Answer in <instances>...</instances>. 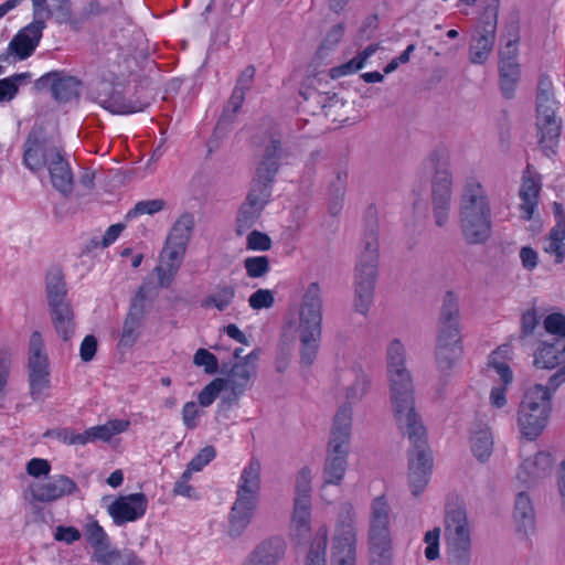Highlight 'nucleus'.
<instances>
[{"label":"nucleus","mask_w":565,"mask_h":565,"mask_svg":"<svg viewBox=\"0 0 565 565\" xmlns=\"http://www.w3.org/2000/svg\"><path fill=\"white\" fill-rule=\"evenodd\" d=\"M459 224L469 244H482L491 236L492 218L490 198L482 182L468 178L459 199Z\"/></svg>","instance_id":"nucleus-1"},{"label":"nucleus","mask_w":565,"mask_h":565,"mask_svg":"<svg viewBox=\"0 0 565 565\" xmlns=\"http://www.w3.org/2000/svg\"><path fill=\"white\" fill-rule=\"evenodd\" d=\"M296 332L300 343V364L310 367L318 356L322 337V294L320 285L316 281L303 289L298 307Z\"/></svg>","instance_id":"nucleus-2"},{"label":"nucleus","mask_w":565,"mask_h":565,"mask_svg":"<svg viewBox=\"0 0 565 565\" xmlns=\"http://www.w3.org/2000/svg\"><path fill=\"white\" fill-rule=\"evenodd\" d=\"M262 465L252 457L241 472L236 499L228 514V534L238 537L249 525L257 508L262 488Z\"/></svg>","instance_id":"nucleus-3"},{"label":"nucleus","mask_w":565,"mask_h":565,"mask_svg":"<svg viewBox=\"0 0 565 565\" xmlns=\"http://www.w3.org/2000/svg\"><path fill=\"white\" fill-rule=\"evenodd\" d=\"M435 168L431 181L433 216L438 227L450 222L452 200V174L449 169V153L445 147L436 148L427 159Z\"/></svg>","instance_id":"nucleus-4"},{"label":"nucleus","mask_w":565,"mask_h":565,"mask_svg":"<svg viewBox=\"0 0 565 565\" xmlns=\"http://www.w3.org/2000/svg\"><path fill=\"white\" fill-rule=\"evenodd\" d=\"M403 435L411 443L408 483L413 495L418 497L427 487L433 471V455L427 443L426 426H406Z\"/></svg>","instance_id":"nucleus-5"},{"label":"nucleus","mask_w":565,"mask_h":565,"mask_svg":"<svg viewBox=\"0 0 565 565\" xmlns=\"http://www.w3.org/2000/svg\"><path fill=\"white\" fill-rule=\"evenodd\" d=\"M28 380L33 399L49 396L51 388V366L44 339L39 331L32 332L28 344Z\"/></svg>","instance_id":"nucleus-6"},{"label":"nucleus","mask_w":565,"mask_h":565,"mask_svg":"<svg viewBox=\"0 0 565 565\" xmlns=\"http://www.w3.org/2000/svg\"><path fill=\"white\" fill-rule=\"evenodd\" d=\"M448 539L449 565H470L471 539L466 510L461 507L448 509L445 516Z\"/></svg>","instance_id":"nucleus-7"},{"label":"nucleus","mask_w":565,"mask_h":565,"mask_svg":"<svg viewBox=\"0 0 565 565\" xmlns=\"http://www.w3.org/2000/svg\"><path fill=\"white\" fill-rule=\"evenodd\" d=\"M550 86V82H540L536 106L539 142L547 156L554 153V147L561 134V121L555 115L556 102L553 98Z\"/></svg>","instance_id":"nucleus-8"},{"label":"nucleus","mask_w":565,"mask_h":565,"mask_svg":"<svg viewBox=\"0 0 565 565\" xmlns=\"http://www.w3.org/2000/svg\"><path fill=\"white\" fill-rule=\"evenodd\" d=\"M356 529L351 507H344L339 514L331 545V565H355Z\"/></svg>","instance_id":"nucleus-9"},{"label":"nucleus","mask_w":565,"mask_h":565,"mask_svg":"<svg viewBox=\"0 0 565 565\" xmlns=\"http://www.w3.org/2000/svg\"><path fill=\"white\" fill-rule=\"evenodd\" d=\"M350 435V426H335L332 429L323 467V487L342 482L348 468Z\"/></svg>","instance_id":"nucleus-10"},{"label":"nucleus","mask_w":565,"mask_h":565,"mask_svg":"<svg viewBox=\"0 0 565 565\" xmlns=\"http://www.w3.org/2000/svg\"><path fill=\"white\" fill-rule=\"evenodd\" d=\"M334 385L342 390L345 399L360 402L371 387V379L366 371L355 362L339 361L332 374Z\"/></svg>","instance_id":"nucleus-11"},{"label":"nucleus","mask_w":565,"mask_h":565,"mask_svg":"<svg viewBox=\"0 0 565 565\" xmlns=\"http://www.w3.org/2000/svg\"><path fill=\"white\" fill-rule=\"evenodd\" d=\"M552 392L542 384L530 386L519 407L520 424H542L552 411Z\"/></svg>","instance_id":"nucleus-12"},{"label":"nucleus","mask_w":565,"mask_h":565,"mask_svg":"<svg viewBox=\"0 0 565 565\" xmlns=\"http://www.w3.org/2000/svg\"><path fill=\"white\" fill-rule=\"evenodd\" d=\"M297 157L296 148L282 145L278 139H270L264 148L256 174L259 178L275 180L280 164H291Z\"/></svg>","instance_id":"nucleus-13"},{"label":"nucleus","mask_w":565,"mask_h":565,"mask_svg":"<svg viewBox=\"0 0 565 565\" xmlns=\"http://www.w3.org/2000/svg\"><path fill=\"white\" fill-rule=\"evenodd\" d=\"M126 427L127 426H92L84 433L75 434L66 427L57 426L46 430L43 436L56 438L58 441L66 445H85L96 439L108 441L113 436L125 431Z\"/></svg>","instance_id":"nucleus-14"},{"label":"nucleus","mask_w":565,"mask_h":565,"mask_svg":"<svg viewBox=\"0 0 565 565\" xmlns=\"http://www.w3.org/2000/svg\"><path fill=\"white\" fill-rule=\"evenodd\" d=\"M95 100L111 114L128 115L142 111L146 104L127 99L121 89L110 83L102 82L95 89Z\"/></svg>","instance_id":"nucleus-15"},{"label":"nucleus","mask_w":565,"mask_h":565,"mask_svg":"<svg viewBox=\"0 0 565 565\" xmlns=\"http://www.w3.org/2000/svg\"><path fill=\"white\" fill-rule=\"evenodd\" d=\"M148 508L146 494L138 492L120 495L108 507V513L117 526L141 519Z\"/></svg>","instance_id":"nucleus-16"},{"label":"nucleus","mask_w":565,"mask_h":565,"mask_svg":"<svg viewBox=\"0 0 565 565\" xmlns=\"http://www.w3.org/2000/svg\"><path fill=\"white\" fill-rule=\"evenodd\" d=\"M463 355L461 334L455 330L449 333H438L435 358L437 369L441 374L449 372L459 363Z\"/></svg>","instance_id":"nucleus-17"},{"label":"nucleus","mask_w":565,"mask_h":565,"mask_svg":"<svg viewBox=\"0 0 565 565\" xmlns=\"http://www.w3.org/2000/svg\"><path fill=\"white\" fill-rule=\"evenodd\" d=\"M78 491L74 480L64 475L53 476L45 481L30 486L33 501L49 503Z\"/></svg>","instance_id":"nucleus-18"},{"label":"nucleus","mask_w":565,"mask_h":565,"mask_svg":"<svg viewBox=\"0 0 565 565\" xmlns=\"http://www.w3.org/2000/svg\"><path fill=\"white\" fill-rule=\"evenodd\" d=\"M392 509L385 495L374 498L370 507L367 542L393 541L390 523Z\"/></svg>","instance_id":"nucleus-19"},{"label":"nucleus","mask_w":565,"mask_h":565,"mask_svg":"<svg viewBox=\"0 0 565 565\" xmlns=\"http://www.w3.org/2000/svg\"><path fill=\"white\" fill-rule=\"evenodd\" d=\"M497 31L495 14L487 17L476 29L469 45V58L473 64H483L492 52Z\"/></svg>","instance_id":"nucleus-20"},{"label":"nucleus","mask_w":565,"mask_h":565,"mask_svg":"<svg viewBox=\"0 0 565 565\" xmlns=\"http://www.w3.org/2000/svg\"><path fill=\"white\" fill-rule=\"evenodd\" d=\"M376 279L377 271L372 270V267L367 269L355 268L353 309L364 317L367 316L374 302Z\"/></svg>","instance_id":"nucleus-21"},{"label":"nucleus","mask_w":565,"mask_h":565,"mask_svg":"<svg viewBox=\"0 0 565 565\" xmlns=\"http://www.w3.org/2000/svg\"><path fill=\"white\" fill-rule=\"evenodd\" d=\"M259 353L258 349L249 352L232 366L227 377L224 379L226 388L235 398L247 390L249 381L256 374Z\"/></svg>","instance_id":"nucleus-22"},{"label":"nucleus","mask_w":565,"mask_h":565,"mask_svg":"<svg viewBox=\"0 0 565 565\" xmlns=\"http://www.w3.org/2000/svg\"><path fill=\"white\" fill-rule=\"evenodd\" d=\"M554 459L550 452L539 451L533 458H527L520 465L518 480L532 487L548 477L552 472Z\"/></svg>","instance_id":"nucleus-23"},{"label":"nucleus","mask_w":565,"mask_h":565,"mask_svg":"<svg viewBox=\"0 0 565 565\" xmlns=\"http://www.w3.org/2000/svg\"><path fill=\"white\" fill-rule=\"evenodd\" d=\"M45 26L46 24L31 22L22 28L10 41L8 52L20 61L31 56L42 39Z\"/></svg>","instance_id":"nucleus-24"},{"label":"nucleus","mask_w":565,"mask_h":565,"mask_svg":"<svg viewBox=\"0 0 565 565\" xmlns=\"http://www.w3.org/2000/svg\"><path fill=\"white\" fill-rule=\"evenodd\" d=\"M565 362V340H539L533 351V364L537 369L553 370Z\"/></svg>","instance_id":"nucleus-25"},{"label":"nucleus","mask_w":565,"mask_h":565,"mask_svg":"<svg viewBox=\"0 0 565 565\" xmlns=\"http://www.w3.org/2000/svg\"><path fill=\"white\" fill-rule=\"evenodd\" d=\"M185 252L186 247L166 242L160 254V264L156 267L159 285L161 287L167 288L172 284L182 264Z\"/></svg>","instance_id":"nucleus-26"},{"label":"nucleus","mask_w":565,"mask_h":565,"mask_svg":"<svg viewBox=\"0 0 565 565\" xmlns=\"http://www.w3.org/2000/svg\"><path fill=\"white\" fill-rule=\"evenodd\" d=\"M46 169L53 188L62 195L68 196L73 191V172L61 150L51 154V161Z\"/></svg>","instance_id":"nucleus-27"},{"label":"nucleus","mask_w":565,"mask_h":565,"mask_svg":"<svg viewBox=\"0 0 565 565\" xmlns=\"http://www.w3.org/2000/svg\"><path fill=\"white\" fill-rule=\"evenodd\" d=\"M39 83L50 86L53 97L62 103L76 98L79 94V82L72 76H62L57 73L43 75Z\"/></svg>","instance_id":"nucleus-28"},{"label":"nucleus","mask_w":565,"mask_h":565,"mask_svg":"<svg viewBox=\"0 0 565 565\" xmlns=\"http://www.w3.org/2000/svg\"><path fill=\"white\" fill-rule=\"evenodd\" d=\"M58 150L56 147L47 146L45 142L29 136L25 141L23 162L31 171L39 172L47 167L51 154Z\"/></svg>","instance_id":"nucleus-29"},{"label":"nucleus","mask_w":565,"mask_h":565,"mask_svg":"<svg viewBox=\"0 0 565 565\" xmlns=\"http://www.w3.org/2000/svg\"><path fill=\"white\" fill-rule=\"evenodd\" d=\"M540 191L541 180L527 171L523 175L522 184L519 191V196L521 199V217L524 221H530L533 217L539 204Z\"/></svg>","instance_id":"nucleus-30"},{"label":"nucleus","mask_w":565,"mask_h":565,"mask_svg":"<svg viewBox=\"0 0 565 565\" xmlns=\"http://www.w3.org/2000/svg\"><path fill=\"white\" fill-rule=\"evenodd\" d=\"M284 553V541L274 537L260 543L249 555L244 565H276Z\"/></svg>","instance_id":"nucleus-31"},{"label":"nucleus","mask_w":565,"mask_h":565,"mask_svg":"<svg viewBox=\"0 0 565 565\" xmlns=\"http://www.w3.org/2000/svg\"><path fill=\"white\" fill-rule=\"evenodd\" d=\"M512 348L503 344L494 350L488 359V366L495 372L502 385L510 386L513 382V371L510 367L512 360Z\"/></svg>","instance_id":"nucleus-32"},{"label":"nucleus","mask_w":565,"mask_h":565,"mask_svg":"<svg viewBox=\"0 0 565 565\" xmlns=\"http://www.w3.org/2000/svg\"><path fill=\"white\" fill-rule=\"evenodd\" d=\"M454 330L460 333L459 305L456 295L449 291L445 295L443 300L438 333H449V331Z\"/></svg>","instance_id":"nucleus-33"},{"label":"nucleus","mask_w":565,"mask_h":565,"mask_svg":"<svg viewBox=\"0 0 565 565\" xmlns=\"http://www.w3.org/2000/svg\"><path fill=\"white\" fill-rule=\"evenodd\" d=\"M391 409L401 424H420L422 417L415 406V395L390 397Z\"/></svg>","instance_id":"nucleus-34"},{"label":"nucleus","mask_w":565,"mask_h":565,"mask_svg":"<svg viewBox=\"0 0 565 565\" xmlns=\"http://www.w3.org/2000/svg\"><path fill=\"white\" fill-rule=\"evenodd\" d=\"M379 237L375 230L366 232L361 242V253L355 268L367 269L372 267V270L379 269Z\"/></svg>","instance_id":"nucleus-35"},{"label":"nucleus","mask_w":565,"mask_h":565,"mask_svg":"<svg viewBox=\"0 0 565 565\" xmlns=\"http://www.w3.org/2000/svg\"><path fill=\"white\" fill-rule=\"evenodd\" d=\"M390 397L409 396L415 394L413 376L408 369L386 372Z\"/></svg>","instance_id":"nucleus-36"},{"label":"nucleus","mask_w":565,"mask_h":565,"mask_svg":"<svg viewBox=\"0 0 565 565\" xmlns=\"http://www.w3.org/2000/svg\"><path fill=\"white\" fill-rule=\"evenodd\" d=\"M194 216L191 213H183L172 225L166 242L188 247L194 228Z\"/></svg>","instance_id":"nucleus-37"},{"label":"nucleus","mask_w":565,"mask_h":565,"mask_svg":"<svg viewBox=\"0 0 565 565\" xmlns=\"http://www.w3.org/2000/svg\"><path fill=\"white\" fill-rule=\"evenodd\" d=\"M311 501L308 499H295L291 525L295 535L305 537L310 532Z\"/></svg>","instance_id":"nucleus-38"},{"label":"nucleus","mask_w":565,"mask_h":565,"mask_svg":"<svg viewBox=\"0 0 565 565\" xmlns=\"http://www.w3.org/2000/svg\"><path fill=\"white\" fill-rule=\"evenodd\" d=\"M52 319L57 333L63 340H68L75 329L73 311L68 303L51 308Z\"/></svg>","instance_id":"nucleus-39"},{"label":"nucleus","mask_w":565,"mask_h":565,"mask_svg":"<svg viewBox=\"0 0 565 565\" xmlns=\"http://www.w3.org/2000/svg\"><path fill=\"white\" fill-rule=\"evenodd\" d=\"M379 50L377 44H371L349 62L330 70L332 78L353 74L364 67L366 61Z\"/></svg>","instance_id":"nucleus-40"},{"label":"nucleus","mask_w":565,"mask_h":565,"mask_svg":"<svg viewBox=\"0 0 565 565\" xmlns=\"http://www.w3.org/2000/svg\"><path fill=\"white\" fill-rule=\"evenodd\" d=\"M46 291L51 308L67 303L65 301V282L60 269H54L49 273L46 277Z\"/></svg>","instance_id":"nucleus-41"},{"label":"nucleus","mask_w":565,"mask_h":565,"mask_svg":"<svg viewBox=\"0 0 565 565\" xmlns=\"http://www.w3.org/2000/svg\"><path fill=\"white\" fill-rule=\"evenodd\" d=\"M493 449L492 433L488 427L479 428L471 437V450L475 457L484 462L489 459Z\"/></svg>","instance_id":"nucleus-42"},{"label":"nucleus","mask_w":565,"mask_h":565,"mask_svg":"<svg viewBox=\"0 0 565 565\" xmlns=\"http://www.w3.org/2000/svg\"><path fill=\"white\" fill-rule=\"evenodd\" d=\"M520 77V67L516 61L507 58L500 61V82L501 89L505 97H511L514 93Z\"/></svg>","instance_id":"nucleus-43"},{"label":"nucleus","mask_w":565,"mask_h":565,"mask_svg":"<svg viewBox=\"0 0 565 565\" xmlns=\"http://www.w3.org/2000/svg\"><path fill=\"white\" fill-rule=\"evenodd\" d=\"M262 212L260 205L245 200L237 213L236 233L243 235L248 232L255 225Z\"/></svg>","instance_id":"nucleus-44"},{"label":"nucleus","mask_w":565,"mask_h":565,"mask_svg":"<svg viewBox=\"0 0 565 565\" xmlns=\"http://www.w3.org/2000/svg\"><path fill=\"white\" fill-rule=\"evenodd\" d=\"M514 519L524 530L532 527L535 519V511L532 500L524 491L518 493L514 505Z\"/></svg>","instance_id":"nucleus-45"},{"label":"nucleus","mask_w":565,"mask_h":565,"mask_svg":"<svg viewBox=\"0 0 565 565\" xmlns=\"http://www.w3.org/2000/svg\"><path fill=\"white\" fill-rule=\"evenodd\" d=\"M235 297V288L231 285L217 286L202 302L204 308H216L224 311L230 307Z\"/></svg>","instance_id":"nucleus-46"},{"label":"nucleus","mask_w":565,"mask_h":565,"mask_svg":"<svg viewBox=\"0 0 565 565\" xmlns=\"http://www.w3.org/2000/svg\"><path fill=\"white\" fill-rule=\"evenodd\" d=\"M369 565H393V541L367 542Z\"/></svg>","instance_id":"nucleus-47"},{"label":"nucleus","mask_w":565,"mask_h":565,"mask_svg":"<svg viewBox=\"0 0 565 565\" xmlns=\"http://www.w3.org/2000/svg\"><path fill=\"white\" fill-rule=\"evenodd\" d=\"M274 181L259 178L255 175L252 181L250 190L247 194L246 201L260 205L264 210L271 196V186Z\"/></svg>","instance_id":"nucleus-48"},{"label":"nucleus","mask_w":565,"mask_h":565,"mask_svg":"<svg viewBox=\"0 0 565 565\" xmlns=\"http://www.w3.org/2000/svg\"><path fill=\"white\" fill-rule=\"evenodd\" d=\"M565 230L553 226L546 238L544 252L555 256V263L561 264L565 259Z\"/></svg>","instance_id":"nucleus-49"},{"label":"nucleus","mask_w":565,"mask_h":565,"mask_svg":"<svg viewBox=\"0 0 565 565\" xmlns=\"http://www.w3.org/2000/svg\"><path fill=\"white\" fill-rule=\"evenodd\" d=\"M142 318L128 313L119 340V344L125 348H131L138 340L142 328Z\"/></svg>","instance_id":"nucleus-50"},{"label":"nucleus","mask_w":565,"mask_h":565,"mask_svg":"<svg viewBox=\"0 0 565 565\" xmlns=\"http://www.w3.org/2000/svg\"><path fill=\"white\" fill-rule=\"evenodd\" d=\"M408 369L406 365V349L398 339L392 340L386 349V372Z\"/></svg>","instance_id":"nucleus-51"},{"label":"nucleus","mask_w":565,"mask_h":565,"mask_svg":"<svg viewBox=\"0 0 565 565\" xmlns=\"http://www.w3.org/2000/svg\"><path fill=\"white\" fill-rule=\"evenodd\" d=\"M29 73H19L0 79V102H10L18 94L19 87L29 83Z\"/></svg>","instance_id":"nucleus-52"},{"label":"nucleus","mask_w":565,"mask_h":565,"mask_svg":"<svg viewBox=\"0 0 565 565\" xmlns=\"http://www.w3.org/2000/svg\"><path fill=\"white\" fill-rule=\"evenodd\" d=\"M327 543V530L320 529L311 543L305 565H326Z\"/></svg>","instance_id":"nucleus-53"},{"label":"nucleus","mask_w":565,"mask_h":565,"mask_svg":"<svg viewBox=\"0 0 565 565\" xmlns=\"http://www.w3.org/2000/svg\"><path fill=\"white\" fill-rule=\"evenodd\" d=\"M86 541L95 550L96 553H104L109 547V539L104 529L94 521L86 526Z\"/></svg>","instance_id":"nucleus-54"},{"label":"nucleus","mask_w":565,"mask_h":565,"mask_svg":"<svg viewBox=\"0 0 565 565\" xmlns=\"http://www.w3.org/2000/svg\"><path fill=\"white\" fill-rule=\"evenodd\" d=\"M244 268L249 278L265 277L270 270L267 256H250L244 259Z\"/></svg>","instance_id":"nucleus-55"},{"label":"nucleus","mask_w":565,"mask_h":565,"mask_svg":"<svg viewBox=\"0 0 565 565\" xmlns=\"http://www.w3.org/2000/svg\"><path fill=\"white\" fill-rule=\"evenodd\" d=\"M222 392H228L226 388V382L224 379H215L210 384H207L199 394V404L201 406L211 405L215 398Z\"/></svg>","instance_id":"nucleus-56"},{"label":"nucleus","mask_w":565,"mask_h":565,"mask_svg":"<svg viewBox=\"0 0 565 565\" xmlns=\"http://www.w3.org/2000/svg\"><path fill=\"white\" fill-rule=\"evenodd\" d=\"M166 207V201L163 199H153L139 201L134 209L127 213L128 218L137 217L139 215H153Z\"/></svg>","instance_id":"nucleus-57"},{"label":"nucleus","mask_w":565,"mask_h":565,"mask_svg":"<svg viewBox=\"0 0 565 565\" xmlns=\"http://www.w3.org/2000/svg\"><path fill=\"white\" fill-rule=\"evenodd\" d=\"M274 302L275 296L269 289H257L248 298V305L254 310L269 309Z\"/></svg>","instance_id":"nucleus-58"},{"label":"nucleus","mask_w":565,"mask_h":565,"mask_svg":"<svg viewBox=\"0 0 565 565\" xmlns=\"http://www.w3.org/2000/svg\"><path fill=\"white\" fill-rule=\"evenodd\" d=\"M311 471L303 467L296 478V497L295 499H308L311 501Z\"/></svg>","instance_id":"nucleus-59"},{"label":"nucleus","mask_w":565,"mask_h":565,"mask_svg":"<svg viewBox=\"0 0 565 565\" xmlns=\"http://www.w3.org/2000/svg\"><path fill=\"white\" fill-rule=\"evenodd\" d=\"M544 329L547 333L565 338V316L562 313H551L544 319Z\"/></svg>","instance_id":"nucleus-60"},{"label":"nucleus","mask_w":565,"mask_h":565,"mask_svg":"<svg viewBox=\"0 0 565 565\" xmlns=\"http://www.w3.org/2000/svg\"><path fill=\"white\" fill-rule=\"evenodd\" d=\"M193 363L198 366H203L207 374H214L217 371L218 363L214 354L206 349H199L194 356Z\"/></svg>","instance_id":"nucleus-61"},{"label":"nucleus","mask_w":565,"mask_h":565,"mask_svg":"<svg viewBox=\"0 0 565 565\" xmlns=\"http://www.w3.org/2000/svg\"><path fill=\"white\" fill-rule=\"evenodd\" d=\"M246 246L250 250H269L271 248V239L263 232L252 231L247 235Z\"/></svg>","instance_id":"nucleus-62"},{"label":"nucleus","mask_w":565,"mask_h":565,"mask_svg":"<svg viewBox=\"0 0 565 565\" xmlns=\"http://www.w3.org/2000/svg\"><path fill=\"white\" fill-rule=\"evenodd\" d=\"M439 527H434L433 530L426 532L424 536V541L427 544V547L425 548V556L429 561H434L439 556Z\"/></svg>","instance_id":"nucleus-63"},{"label":"nucleus","mask_w":565,"mask_h":565,"mask_svg":"<svg viewBox=\"0 0 565 565\" xmlns=\"http://www.w3.org/2000/svg\"><path fill=\"white\" fill-rule=\"evenodd\" d=\"M148 299L149 288L147 286H141L131 301L130 310L128 313L139 316L140 318L143 319L146 308L148 305Z\"/></svg>","instance_id":"nucleus-64"}]
</instances>
